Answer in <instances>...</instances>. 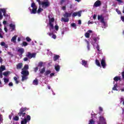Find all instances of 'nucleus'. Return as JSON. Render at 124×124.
<instances>
[{"mask_svg": "<svg viewBox=\"0 0 124 124\" xmlns=\"http://www.w3.org/2000/svg\"><path fill=\"white\" fill-rule=\"evenodd\" d=\"M55 76V73H52L50 74L49 77H50V78H52L53 77V76Z\"/></svg>", "mask_w": 124, "mask_h": 124, "instance_id": "nucleus-44", "label": "nucleus"}, {"mask_svg": "<svg viewBox=\"0 0 124 124\" xmlns=\"http://www.w3.org/2000/svg\"><path fill=\"white\" fill-rule=\"evenodd\" d=\"M48 21H49V30H53L54 29V25L52 23L55 22V18L50 17H48Z\"/></svg>", "mask_w": 124, "mask_h": 124, "instance_id": "nucleus-3", "label": "nucleus"}, {"mask_svg": "<svg viewBox=\"0 0 124 124\" xmlns=\"http://www.w3.org/2000/svg\"><path fill=\"white\" fill-rule=\"evenodd\" d=\"M4 30L6 32H7L8 30H7V28L4 27Z\"/></svg>", "mask_w": 124, "mask_h": 124, "instance_id": "nucleus-61", "label": "nucleus"}, {"mask_svg": "<svg viewBox=\"0 0 124 124\" xmlns=\"http://www.w3.org/2000/svg\"><path fill=\"white\" fill-rule=\"evenodd\" d=\"M78 25H81V24H82V21H81V20H79L78 21Z\"/></svg>", "mask_w": 124, "mask_h": 124, "instance_id": "nucleus-60", "label": "nucleus"}, {"mask_svg": "<svg viewBox=\"0 0 124 124\" xmlns=\"http://www.w3.org/2000/svg\"><path fill=\"white\" fill-rule=\"evenodd\" d=\"M9 87H13V83H12V82H10V83H9Z\"/></svg>", "mask_w": 124, "mask_h": 124, "instance_id": "nucleus-57", "label": "nucleus"}, {"mask_svg": "<svg viewBox=\"0 0 124 124\" xmlns=\"http://www.w3.org/2000/svg\"><path fill=\"white\" fill-rule=\"evenodd\" d=\"M117 1H118V2H119V3H123V0H116Z\"/></svg>", "mask_w": 124, "mask_h": 124, "instance_id": "nucleus-58", "label": "nucleus"}, {"mask_svg": "<svg viewBox=\"0 0 124 124\" xmlns=\"http://www.w3.org/2000/svg\"><path fill=\"white\" fill-rule=\"evenodd\" d=\"M71 27H72L73 28H75V29H77V25L75 23H72L71 24Z\"/></svg>", "mask_w": 124, "mask_h": 124, "instance_id": "nucleus-43", "label": "nucleus"}, {"mask_svg": "<svg viewBox=\"0 0 124 124\" xmlns=\"http://www.w3.org/2000/svg\"><path fill=\"white\" fill-rule=\"evenodd\" d=\"M23 61H24V62H28V61H29V58H28L27 57H25L23 59Z\"/></svg>", "mask_w": 124, "mask_h": 124, "instance_id": "nucleus-50", "label": "nucleus"}, {"mask_svg": "<svg viewBox=\"0 0 124 124\" xmlns=\"http://www.w3.org/2000/svg\"><path fill=\"white\" fill-rule=\"evenodd\" d=\"M97 39H99L98 37L96 38V37H94L93 38V40L94 41V42H96V41H97Z\"/></svg>", "mask_w": 124, "mask_h": 124, "instance_id": "nucleus-46", "label": "nucleus"}, {"mask_svg": "<svg viewBox=\"0 0 124 124\" xmlns=\"http://www.w3.org/2000/svg\"><path fill=\"white\" fill-rule=\"evenodd\" d=\"M101 5V1L99 0H97L96 2L94 3L93 7H98Z\"/></svg>", "mask_w": 124, "mask_h": 124, "instance_id": "nucleus-11", "label": "nucleus"}, {"mask_svg": "<svg viewBox=\"0 0 124 124\" xmlns=\"http://www.w3.org/2000/svg\"><path fill=\"white\" fill-rule=\"evenodd\" d=\"M3 16H4V17H6V16L7 17L8 16V15L7 14H6V12L3 13Z\"/></svg>", "mask_w": 124, "mask_h": 124, "instance_id": "nucleus-63", "label": "nucleus"}, {"mask_svg": "<svg viewBox=\"0 0 124 124\" xmlns=\"http://www.w3.org/2000/svg\"><path fill=\"white\" fill-rule=\"evenodd\" d=\"M27 110V108H21L19 110V112L18 113V116H19V117H22V118H24V117L26 116V113L24 112H26Z\"/></svg>", "mask_w": 124, "mask_h": 124, "instance_id": "nucleus-2", "label": "nucleus"}, {"mask_svg": "<svg viewBox=\"0 0 124 124\" xmlns=\"http://www.w3.org/2000/svg\"><path fill=\"white\" fill-rule=\"evenodd\" d=\"M81 62L82 65H83V66H85V67H88V61L82 60Z\"/></svg>", "mask_w": 124, "mask_h": 124, "instance_id": "nucleus-14", "label": "nucleus"}, {"mask_svg": "<svg viewBox=\"0 0 124 124\" xmlns=\"http://www.w3.org/2000/svg\"><path fill=\"white\" fill-rule=\"evenodd\" d=\"M17 52H18V53H19V54H20V55H23V54H24V53L25 52V50L23 48H20L17 49Z\"/></svg>", "mask_w": 124, "mask_h": 124, "instance_id": "nucleus-15", "label": "nucleus"}, {"mask_svg": "<svg viewBox=\"0 0 124 124\" xmlns=\"http://www.w3.org/2000/svg\"><path fill=\"white\" fill-rule=\"evenodd\" d=\"M26 57L28 58V59H32V58H35L36 57V53H31V52H28L27 54L26 55Z\"/></svg>", "mask_w": 124, "mask_h": 124, "instance_id": "nucleus-5", "label": "nucleus"}, {"mask_svg": "<svg viewBox=\"0 0 124 124\" xmlns=\"http://www.w3.org/2000/svg\"><path fill=\"white\" fill-rule=\"evenodd\" d=\"M44 72H45V68H43L40 71V73L43 74Z\"/></svg>", "mask_w": 124, "mask_h": 124, "instance_id": "nucleus-39", "label": "nucleus"}, {"mask_svg": "<svg viewBox=\"0 0 124 124\" xmlns=\"http://www.w3.org/2000/svg\"><path fill=\"white\" fill-rule=\"evenodd\" d=\"M96 17H97L96 15H94L93 16V20H96Z\"/></svg>", "mask_w": 124, "mask_h": 124, "instance_id": "nucleus-55", "label": "nucleus"}, {"mask_svg": "<svg viewBox=\"0 0 124 124\" xmlns=\"http://www.w3.org/2000/svg\"><path fill=\"white\" fill-rule=\"evenodd\" d=\"M0 12L1 13V12H2V13H5V12H6V9L5 8H3V9H0Z\"/></svg>", "mask_w": 124, "mask_h": 124, "instance_id": "nucleus-34", "label": "nucleus"}, {"mask_svg": "<svg viewBox=\"0 0 124 124\" xmlns=\"http://www.w3.org/2000/svg\"><path fill=\"white\" fill-rule=\"evenodd\" d=\"M98 20H100V22L102 23V24H103L104 26H105V25H106V23L104 21V17H103V16H102V15H101L100 16H98Z\"/></svg>", "mask_w": 124, "mask_h": 124, "instance_id": "nucleus-8", "label": "nucleus"}, {"mask_svg": "<svg viewBox=\"0 0 124 124\" xmlns=\"http://www.w3.org/2000/svg\"><path fill=\"white\" fill-rule=\"evenodd\" d=\"M3 18V16H2V14L0 12V20H1Z\"/></svg>", "mask_w": 124, "mask_h": 124, "instance_id": "nucleus-49", "label": "nucleus"}, {"mask_svg": "<svg viewBox=\"0 0 124 124\" xmlns=\"http://www.w3.org/2000/svg\"><path fill=\"white\" fill-rule=\"evenodd\" d=\"M54 28H55V29L56 30V31H59V26L55 25Z\"/></svg>", "mask_w": 124, "mask_h": 124, "instance_id": "nucleus-45", "label": "nucleus"}, {"mask_svg": "<svg viewBox=\"0 0 124 124\" xmlns=\"http://www.w3.org/2000/svg\"><path fill=\"white\" fill-rule=\"evenodd\" d=\"M42 11H43V9L39 8L37 12V13L39 14Z\"/></svg>", "mask_w": 124, "mask_h": 124, "instance_id": "nucleus-41", "label": "nucleus"}, {"mask_svg": "<svg viewBox=\"0 0 124 124\" xmlns=\"http://www.w3.org/2000/svg\"><path fill=\"white\" fill-rule=\"evenodd\" d=\"M2 72H0V78H2Z\"/></svg>", "mask_w": 124, "mask_h": 124, "instance_id": "nucleus-59", "label": "nucleus"}, {"mask_svg": "<svg viewBox=\"0 0 124 124\" xmlns=\"http://www.w3.org/2000/svg\"><path fill=\"white\" fill-rule=\"evenodd\" d=\"M87 44V49L88 50H90V42H89V41L85 40Z\"/></svg>", "mask_w": 124, "mask_h": 124, "instance_id": "nucleus-30", "label": "nucleus"}, {"mask_svg": "<svg viewBox=\"0 0 124 124\" xmlns=\"http://www.w3.org/2000/svg\"><path fill=\"white\" fill-rule=\"evenodd\" d=\"M30 121H31V116L27 115L26 118L21 121V124H27V123H28V122H30Z\"/></svg>", "mask_w": 124, "mask_h": 124, "instance_id": "nucleus-7", "label": "nucleus"}, {"mask_svg": "<svg viewBox=\"0 0 124 124\" xmlns=\"http://www.w3.org/2000/svg\"><path fill=\"white\" fill-rule=\"evenodd\" d=\"M114 81H115V82H118V81H121V77H115L113 78Z\"/></svg>", "mask_w": 124, "mask_h": 124, "instance_id": "nucleus-24", "label": "nucleus"}, {"mask_svg": "<svg viewBox=\"0 0 124 124\" xmlns=\"http://www.w3.org/2000/svg\"><path fill=\"white\" fill-rule=\"evenodd\" d=\"M90 35H91V34H90V33H89L88 32H87L85 34V37H86V38H90Z\"/></svg>", "mask_w": 124, "mask_h": 124, "instance_id": "nucleus-29", "label": "nucleus"}, {"mask_svg": "<svg viewBox=\"0 0 124 124\" xmlns=\"http://www.w3.org/2000/svg\"><path fill=\"white\" fill-rule=\"evenodd\" d=\"M101 64L103 68L106 67V62L105 61V58H103L101 61Z\"/></svg>", "mask_w": 124, "mask_h": 124, "instance_id": "nucleus-10", "label": "nucleus"}, {"mask_svg": "<svg viewBox=\"0 0 124 124\" xmlns=\"http://www.w3.org/2000/svg\"><path fill=\"white\" fill-rule=\"evenodd\" d=\"M51 74V71L50 70H47L46 72L45 75L47 76V75H49V74Z\"/></svg>", "mask_w": 124, "mask_h": 124, "instance_id": "nucleus-37", "label": "nucleus"}, {"mask_svg": "<svg viewBox=\"0 0 124 124\" xmlns=\"http://www.w3.org/2000/svg\"><path fill=\"white\" fill-rule=\"evenodd\" d=\"M3 80H4V82L5 84H7V83H8V82H9V78H3Z\"/></svg>", "mask_w": 124, "mask_h": 124, "instance_id": "nucleus-35", "label": "nucleus"}, {"mask_svg": "<svg viewBox=\"0 0 124 124\" xmlns=\"http://www.w3.org/2000/svg\"><path fill=\"white\" fill-rule=\"evenodd\" d=\"M10 73H11L10 71H7L3 73V75H4V76H5L6 77H7V76H8V75L10 74Z\"/></svg>", "mask_w": 124, "mask_h": 124, "instance_id": "nucleus-21", "label": "nucleus"}, {"mask_svg": "<svg viewBox=\"0 0 124 124\" xmlns=\"http://www.w3.org/2000/svg\"><path fill=\"white\" fill-rule=\"evenodd\" d=\"M31 7L32 8H37V6L35 5V3L34 2L31 3Z\"/></svg>", "mask_w": 124, "mask_h": 124, "instance_id": "nucleus-32", "label": "nucleus"}, {"mask_svg": "<svg viewBox=\"0 0 124 124\" xmlns=\"http://www.w3.org/2000/svg\"><path fill=\"white\" fill-rule=\"evenodd\" d=\"M41 4L42 5V7H43L44 9L45 8H47V7H49L50 6V2L49 1H42L41 3Z\"/></svg>", "mask_w": 124, "mask_h": 124, "instance_id": "nucleus-4", "label": "nucleus"}, {"mask_svg": "<svg viewBox=\"0 0 124 124\" xmlns=\"http://www.w3.org/2000/svg\"><path fill=\"white\" fill-rule=\"evenodd\" d=\"M38 66L39 67H42L43 66V62H40L38 63Z\"/></svg>", "mask_w": 124, "mask_h": 124, "instance_id": "nucleus-38", "label": "nucleus"}, {"mask_svg": "<svg viewBox=\"0 0 124 124\" xmlns=\"http://www.w3.org/2000/svg\"><path fill=\"white\" fill-rule=\"evenodd\" d=\"M21 74L23 75V76H29L30 75V72H29V71L28 70H22V71L21 72Z\"/></svg>", "mask_w": 124, "mask_h": 124, "instance_id": "nucleus-9", "label": "nucleus"}, {"mask_svg": "<svg viewBox=\"0 0 124 124\" xmlns=\"http://www.w3.org/2000/svg\"><path fill=\"white\" fill-rule=\"evenodd\" d=\"M5 70V66L1 65L0 67V72H2Z\"/></svg>", "mask_w": 124, "mask_h": 124, "instance_id": "nucleus-20", "label": "nucleus"}, {"mask_svg": "<svg viewBox=\"0 0 124 124\" xmlns=\"http://www.w3.org/2000/svg\"><path fill=\"white\" fill-rule=\"evenodd\" d=\"M117 87H118V85L117 84H115L112 88L113 91H118V89H117Z\"/></svg>", "mask_w": 124, "mask_h": 124, "instance_id": "nucleus-36", "label": "nucleus"}, {"mask_svg": "<svg viewBox=\"0 0 124 124\" xmlns=\"http://www.w3.org/2000/svg\"><path fill=\"white\" fill-rule=\"evenodd\" d=\"M52 38H53V39H56V38H57V36L55 34H53L52 36Z\"/></svg>", "mask_w": 124, "mask_h": 124, "instance_id": "nucleus-48", "label": "nucleus"}, {"mask_svg": "<svg viewBox=\"0 0 124 124\" xmlns=\"http://www.w3.org/2000/svg\"><path fill=\"white\" fill-rule=\"evenodd\" d=\"M76 16H78V17H81V12H74L72 14V17H76Z\"/></svg>", "mask_w": 124, "mask_h": 124, "instance_id": "nucleus-13", "label": "nucleus"}, {"mask_svg": "<svg viewBox=\"0 0 124 124\" xmlns=\"http://www.w3.org/2000/svg\"><path fill=\"white\" fill-rule=\"evenodd\" d=\"M26 40L27 41V42H31V39L29 37H27L26 38Z\"/></svg>", "mask_w": 124, "mask_h": 124, "instance_id": "nucleus-40", "label": "nucleus"}, {"mask_svg": "<svg viewBox=\"0 0 124 124\" xmlns=\"http://www.w3.org/2000/svg\"><path fill=\"white\" fill-rule=\"evenodd\" d=\"M97 124H107L106 120L103 116H100L99 118V123Z\"/></svg>", "mask_w": 124, "mask_h": 124, "instance_id": "nucleus-6", "label": "nucleus"}, {"mask_svg": "<svg viewBox=\"0 0 124 124\" xmlns=\"http://www.w3.org/2000/svg\"><path fill=\"white\" fill-rule=\"evenodd\" d=\"M60 69H61V66H60L59 65H56L55 66V69L56 71H57V72H59V71H60Z\"/></svg>", "mask_w": 124, "mask_h": 124, "instance_id": "nucleus-19", "label": "nucleus"}, {"mask_svg": "<svg viewBox=\"0 0 124 124\" xmlns=\"http://www.w3.org/2000/svg\"><path fill=\"white\" fill-rule=\"evenodd\" d=\"M37 70H38V67H36L35 68H34V71L35 72H36L37 71Z\"/></svg>", "mask_w": 124, "mask_h": 124, "instance_id": "nucleus-53", "label": "nucleus"}, {"mask_svg": "<svg viewBox=\"0 0 124 124\" xmlns=\"http://www.w3.org/2000/svg\"><path fill=\"white\" fill-rule=\"evenodd\" d=\"M95 123V122L94 121L93 119H91L89 121L88 124H94Z\"/></svg>", "mask_w": 124, "mask_h": 124, "instance_id": "nucleus-33", "label": "nucleus"}, {"mask_svg": "<svg viewBox=\"0 0 124 124\" xmlns=\"http://www.w3.org/2000/svg\"><path fill=\"white\" fill-rule=\"evenodd\" d=\"M123 79H124V71L122 73Z\"/></svg>", "mask_w": 124, "mask_h": 124, "instance_id": "nucleus-64", "label": "nucleus"}, {"mask_svg": "<svg viewBox=\"0 0 124 124\" xmlns=\"http://www.w3.org/2000/svg\"><path fill=\"white\" fill-rule=\"evenodd\" d=\"M60 56L59 55H54V56L53 57L54 62H57V60H59V59H60Z\"/></svg>", "mask_w": 124, "mask_h": 124, "instance_id": "nucleus-17", "label": "nucleus"}, {"mask_svg": "<svg viewBox=\"0 0 124 124\" xmlns=\"http://www.w3.org/2000/svg\"><path fill=\"white\" fill-rule=\"evenodd\" d=\"M71 15H72V13H68V12H66L63 15V17L61 18V21H63V22H64V23H67L68 22H69V18L70 17H71Z\"/></svg>", "mask_w": 124, "mask_h": 124, "instance_id": "nucleus-1", "label": "nucleus"}, {"mask_svg": "<svg viewBox=\"0 0 124 124\" xmlns=\"http://www.w3.org/2000/svg\"><path fill=\"white\" fill-rule=\"evenodd\" d=\"M33 85H35L36 86H37L38 85V79L37 78H35L32 82Z\"/></svg>", "mask_w": 124, "mask_h": 124, "instance_id": "nucleus-23", "label": "nucleus"}, {"mask_svg": "<svg viewBox=\"0 0 124 124\" xmlns=\"http://www.w3.org/2000/svg\"><path fill=\"white\" fill-rule=\"evenodd\" d=\"M14 120L16 121V122L19 121V117L17 116H15V117L14 118Z\"/></svg>", "mask_w": 124, "mask_h": 124, "instance_id": "nucleus-42", "label": "nucleus"}, {"mask_svg": "<svg viewBox=\"0 0 124 124\" xmlns=\"http://www.w3.org/2000/svg\"><path fill=\"white\" fill-rule=\"evenodd\" d=\"M28 43H27V42L24 41L22 42V45H22V47L23 46L26 47V46H28Z\"/></svg>", "mask_w": 124, "mask_h": 124, "instance_id": "nucleus-31", "label": "nucleus"}, {"mask_svg": "<svg viewBox=\"0 0 124 124\" xmlns=\"http://www.w3.org/2000/svg\"><path fill=\"white\" fill-rule=\"evenodd\" d=\"M16 38H17V35H15L14 37H12V38L11 40V41L12 42H13V43H16Z\"/></svg>", "mask_w": 124, "mask_h": 124, "instance_id": "nucleus-18", "label": "nucleus"}, {"mask_svg": "<svg viewBox=\"0 0 124 124\" xmlns=\"http://www.w3.org/2000/svg\"><path fill=\"white\" fill-rule=\"evenodd\" d=\"M29 9L30 10V12L31 14H36L37 8H32V9L31 10V7H29Z\"/></svg>", "mask_w": 124, "mask_h": 124, "instance_id": "nucleus-12", "label": "nucleus"}, {"mask_svg": "<svg viewBox=\"0 0 124 124\" xmlns=\"http://www.w3.org/2000/svg\"><path fill=\"white\" fill-rule=\"evenodd\" d=\"M28 69H29V65L25 64L22 70H28Z\"/></svg>", "mask_w": 124, "mask_h": 124, "instance_id": "nucleus-26", "label": "nucleus"}, {"mask_svg": "<svg viewBox=\"0 0 124 124\" xmlns=\"http://www.w3.org/2000/svg\"><path fill=\"white\" fill-rule=\"evenodd\" d=\"M14 80H15V81L16 82V84H19V82H20V81L18 80V78L17 77H14Z\"/></svg>", "mask_w": 124, "mask_h": 124, "instance_id": "nucleus-27", "label": "nucleus"}, {"mask_svg": "<svg viewBox=\"0 0 124 124\" xmlns=\"http://www.w3.org/2000/svg\"><path fill=\"white\" fill-rule=\"evenodd\" d=\"M62 10H65L66 9V7H65V6L62 7Z\"/></svg>", "mask_w": 124, "mask_h": 124, "instance_id": "nucleus-62", "label": "nucleus"}, {"mask_svg": "<svg viewBox=\"0 0 124 124\" xmlns=\"http://www.w3.org/2000/svg\"><path fill=\"white\" fill-rule=\"evenodd\" d=\"M9 27H11V28L12 29V31H15V25H14L12 23H11L9 25Z\"/></svg>", "mask_w": 124, "mask_h": 124, "instance_id": "nucleus-22", "label": "nucleus"}, {"mask_svg": "<svg viewBox=\"0 0 124 124\" xmlns=\"http://www.w3.org/2000/svg\"><path fill=\"white\" fill-rule=\"evenodd\" d=\"M27 79H28V77L27 76H22L21 81H22V82H24V81H25V80H27Z\"/></svg>", "mask_w": 124, "mask_h": 124, "instance_id": "nucleus-28", "label": "nucleus"}, {"mask_svg": "<svg viewBox=\"0 0 124 124\" xmlns=\"http://www.w3.org/2000/svg\"><path fill=\"white\" fill-rule=\"evenodd\" d=\"M116 12H117V13H118V14H122V13L121 12V11H119V10H118V9H116Z\"/></svg>", "mask_w": 124, "mask_h": 124, "instance_id": "nucleus-51", "label": "nucleus"}, {"mask_svg": "<svg viewBox=\"0 0 124 124\" xmlns=\"http://www.w3.org/2000/svg\"><path fill=\"white\" fill-rule=\"evenodd\" d=\"M96 49L97 50V51H98L99 52L100 51V50H99V45H97L96 47Z\"/></svg>", "mask_w": 124, "mask_h": 124, "instance_id": "nucleus-47", "label": "nucleus"}, {"mask_svg": "<svg viewBox=\"0 0 124 124\" xmlns=\"http://www.w3.org/2000/svg\"><path fill=\"white\" fill-rule=\"evenodd\" d=\"M23 67V63H19L16 65V69H21Z\"/></svg>", "mask_w": 124, "mask_h": 124, "instance_id": "nucleus-16", "label": "nucleus"}, {"mask_svg": "<svg viewBox=\"0 0 124 124\" xmlns=\"http://www.w3.org/2000/svg\"><path fill=\"white\" fill-rule=\"evenodd\" d=\"M7 54H8V55H9L10 56H11L12 57H13V54L11 52L9 51L7 52Z\"/></svg>", "mask_w": 124, "mask_h": 124, "instance_id": "nucleus-52", "label": "nucleus"}, {"mask_svg": "<svg viewBox=\"0 0 124 124\" xmlns=\"http://www.w3.org/2000/svg\"><path fill=\"white\" fill-rule=\"evenodd\" d=\"M0 45L1 46H4V45H5V43H4V42H2L0 43Z\"/></svg>", "mask_w": 124, "mask_h": 124, "instance_id": "nucleus-54", "label": "nucleus"}, {"mask_svg": "<svg viewBox=\"0 0 124 124\" xmlns=\"http://www.w3.org/2000/svg\"><path fill=\"white\" fill-rule=\"evenodd\" d=\"M95 64L97 65V66H99V67H101V65L100 64V62H99V61L97 59L95 60Z\"/></svg>", "mask_w": 124, "mask_h": 124, "instance_id": "nucleus-25", "label": "nucleus"}, {"mask_svg": "<svg viewBox=\"0 0 124 124\" xmlns=\"http://www.w3.org/2000/svg\"><path fill=\"white\" fill-rule=\"evenodd\" d=\"M99 109L100 112H102V111H103V108H102L101 107H99Z\"/></svg>", "mask_w": 124, "mask_h": 124, "instance_id": "nucleus-56", "label": "nucleus"}]
</instances>
